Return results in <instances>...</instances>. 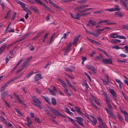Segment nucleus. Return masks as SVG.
I'll return each instance as SVG.
<instances>
[{
    "instance_id": "obj_1",
    "label": "nucleus",
    "mask_w": 128,
    "mask_h": 128,
    "mask_svg": "<svg viewBox=\"0 0 128 128\" xmlns=\"http://www.w3.org/2000/svg\"><path fill=\"white\" fill-rule=\"evenodd\" d=\"M32 98L34 100H32L33 102V104L40 109H42L43 108L40 105L42 103L35 96H32Z\"/></svg>"
},
{
    "instance_id": "obj_2",
    "label": "nucleus",
    "mask_w": 128,
    "mask_h": 128,
    "mask_svg": "<svg viewBox=\"0 0 128 128\" xmlns=\"http://www.w3.org/2000/svg\"><path fill=\"white\" fill-rule=\"evenodd\" d=\"M75 118L77 119V120H75V121L77 122L82 127H85V126L82 123L83 119L82 118L80 117L77 116L75 117Z\"/></svg>"
},
{
    "instance_id": "obj_3",
    "label": "nucleus",
    "mask_w": 128,
    "mask_h": 128,
    "mask_svg": "<svg viewBox=\"0 0 128 128\" xmlns=\"http://www.w3.org/2000/svg\"><path fill=\"white\" fill-rule=\"evenodd\" d=\"M50 110L54 114L55 116H61L64 118H65L66 117V116L60 113V112H58V111L56 110H55L52 107H50Z\"/></svg>"
},
{
    "instance_id": "obj_4",
    "label": "nucleus",
    "mask_w": 128,
    "mask_h": 128,
    "mask_svg": "<svg viewBox=\"0 0 128 128\" xmlns=\"http://www.w3.org/2000/svg\"><path fill=\"white\" fill-rule=\"evenodd\" d=\"M120 8H119V6L118 5H115L114 8L109 9H107L105 10L106 11H108L110 12H112L116 11H119L120 10Z\"/></svg>"
},
{
    "instance_id": "obj_5",
    "label": "nucleus",
    "mask_w": 128,
    "mask_h": 128,
    "mask_svg": "<svg viewBox=\"0 0 128 128\" xmlns=\"http://www.w3.org/2000/svg\"><path fill=\"white\" fill-rule=\"evenodd\" d=\"M57 80L60 82L62 84V86L64 88V90L66 92H68V89L66 83L62 80L59 78H57Z\"/></svg>"
},
{
    "instance_id": "obj_6",
    "label": "nucleus",
    "mask_w": 128,
    "mask_h": 128,
    "mask_svg": "<svg viewBox=\"0 0 128 128\" xmlns=\"http://www.w3.org/2000/svg\"><path fill=\"white\" fill-rule=\"evenodd\" d=\"M57 80L60 82L62 84V86L64 88V90L66 92H68V89L66 83L62 80L59 78H57Z\"/></svg>"
},
{
    "instance_id": "obj_7",
    "label": "nucleus",
    "mask_w": 128,
    "mask_h": 128,
    "mask_svg": "<svg viewBox=\"0 0 128 128\" xmlns=\"http://www.w3.org/2000/svg\"><path fill=\"white\" fill-rule=\"evenodd\" d=\"M86 67L92 71L94 74L96 73V70L94 67L92 65L87 64L86 65Z\"/></svg>"
},
{
    "instance_id": "obj_8",
    "label": "nucleus",
    "mask_w": 128,
    "mask_h": 128,
    "mask_svg": "<svg viewBox=\"0 0 128 128\" xmlns=\"http://www.w3.org/2000/svg\"><path fill=\"white\" fill-rule=\"evenodd\" d=\"M49 3L52 6L55 8H56L57 9L60 11H62L63 9L60 7L57 6L56 4L54 3L52 1L50 0H49Z\"/></svg>"
},
{
    "instance_id": "obj_9",
    "label": "nucleus",
    "mask_w": 128,
    "mask_h": 128,
    "mask_svg": "<svg viewBox=\"0 0 128 128\" xmlns=\"http://www.w3.org/2000/svg\"><path fill=\"white\" fill-rule=\"evenodd\" d=\"M109 90L110 93L112 95L113 98L115 100H118L116 98V94L114 90L113 89H109Z\"/></svg>"
},
{
    "instance_id": "obj_10",
    "label": "nucleus",
    "mask_w": 128,
    "mask_h": 128,
    "mask_svg": "<svg viewBox=\"0 0 128 128\" xmlns=\"http://www.w3.org/2000/svg\"><path fill=\"white\" fill-rule=\"evenodd\" d=\"M102 62L103 63L106 64H112V61L110 58L102 59Z\"/></svg>"
},
{
    "instance_id": "obj_11",
    "label": "nucleus",
    "mask_w": 128,
    "mask_h": 128,
    "mask_svg": "<svg viewBox=\"0 0 128 128\" xmlns=\"http://www.w3.org/2000/svg\"><path fill=\"white\" fill-rule=\"evenodd\" d=\"M36 3L39 4L41 5H43L44 7L47 10L48 8V6H46V4L44 3L43 2H41L40 0H34Z\"/></svg>"
},
{
    "instance_id": "obj_12",
    "label": "nucleus",
    "mask_w": 128,
    "mask_h": 128,
    "mask_svg": "<svg viewBox=\"0 0 128 128\" xmlns=\"http://www.w3.org/2000/svg\"><path fill=\"white\" fill-rule=\"evenodd\" d=\"M6 46V44H4L0 48V55L4 52Z\"/></svg>"
},
{
    "instance_id": "obj_13",
    "label": "nucleus",
    "mask_w": 128,
    "mask_h": 128,
    "mask_svg": "<svg viewBox=\"0 0 128 128\" xmlns=\"http://www.w3.org/2000/svg\"><path fill=\"white\" fill-rule=\"evenodd\" d=\"M41 75L40 74H36L34 79L35 81H37L41 79Z\"/></svg>"
},
{
    "instance_id": "obj_14",
    "label": "nucleus",
    "mask_w": 128,
    "mask_h": 128,
    "mask_svg": "<svg viewBox=\"0 0 128 128\" xmlns=\"http://www.w3.org/2000/svg\"><path fill=\"white\" fill-rule=\"evenodd\" d=\"M26 120L28 124H26L28 127H30L32 123V122L31 120L28 117H27Z\"/></svg>"
},
{
    "instance_id": "obj_15",
    "label": "nucleus",
    "mask_w": 128,
    "mask_h": 128,
    "mask_svg": "<svg viewBox=\"0 0 128 128\" xmlns=\"http://www.w3.org/2000/svg\"><path fill=\"white\" fill-rule=\"evenodd\" d=\"M43 98L44 100L49 104H51V102L50 101V98L47 97H45L44 96H41Z\"/></svg>"
},
{
    "instance_id": "obj_16",
    "label": "nucleus",
    "mask_w": 128,
    "mask_h": 128,
    "mask_svg": "<svg viewBox=\"0 0 128 128\" xmlns=\"http://www.w3.org/2000/svg\"><path fill=\"white\" fill-rule=\"evenodd\" d=\"M80 35L78 36H76L75 38L73 40V44L74 45L76 44L77 43V41L80 37Z\"/></svg>"
},
{
    "instance_id": "obj_17",
    "label": "nucleus",
    "mask_w": 128,
    "mask_h": 128,
    "mask_svg": "<svg viewBox=\"0 0 128 128\" xmlns=\"http://www.w3.org/2000/svg\"><path fill=\"white\" fill-rule=\"evenodd\" d=\"M30 8L34 12L36 13L38 12V10L35 7L32 6H30Z\"/></svg>"
},
{
    "instance_id": "obj_18",
    "label": "nucleus",
    "mask_w": 128,
    "mask_h": 128,
    "mask_svg": "<svg viewBox=\"0 0 128 128\" xmlns=\"http://www.w3.org/2000/svg\"><path fill=\"white\" fill-rule=\"evenodd\" d=\"M120 2L122 3L123 5L125 7L126 9L128 11V8L126 5V3L123 0H120Z\"/></svg>"
},
{
    "instance_id": "obj_19",
    "label": "nucleus",
    "mask_w": 128,
    "mask_h": 128,
    "mask_svg": "<svg viewBox=\"0 0 128 128\" xmlns=\"http://www.w3.org/2000/svg\"><path fill=\"white\" fill-rule=\"evenodd\" d=\"M52 103L54 106H56L57 104L56 99L54 98H52L51 99Z\"/></svg>"
},
{
    "instance_id": "obj_20",
    "label": "nucleus",
    "mask_w": 128,
    "mask_h": 128,
    "mask_svg": "<svg viewBox=\"0 0 128 128\" xmlns=\"http://www.w3.org/2000/svg\"><path fill=\"white\" fill-rule=\"evenodd\" d=\"M89 40L93 44H96L97 45H101V44L99 42L90 38H89Z\"/></svg>"
},
{
    "instance_id": "obj_21",
    "label": "nucleus",
    "mask_w": 128,
    "mask_h": 128,
    "mask_svg": "<svg viewBox=\"0 0 128 128\" xmlns=\"http://www.w3.org/2000/svg\"><path fill=\"white\" fill-rule=\"evenodd\" d=\"M17 2L20 4L21 7L23 8H25L26 6V4L24 2H21L20 1H18Z\"/></svg>"
},
{
    "instance_id": "obj_22",
    "label": "nucleus",
    "mask_w": 128,
    "mask_h": 128,
    "mask_svg": "<svg viewBox=\"0 0 128 128\" xmlns=\"http://www.w3.org/2000/svg\"><path fill=\"white\" fill-rule=\"evenodd\" d=\"M64 109L66 112L69 114L70 115H72L73 114V113L72 112H70L69 109L67 107H65L64 108Z\"/></svg>"
},
{
    "instance_id": "obj_23",
    "label": "nucleus",
    "mask_w": 128,
    "mask_h": 128,
    "mask_svg": "<svg viewBox=\"0 0 128 128\" xmlns=\"http://www.w3.org/2000/svg\"><path fill=\"white\" fill-rule=\"evenodd\" d=\"M0 119L2 122H3L4 123L6 124H7V122L6 120L3 117V116H0Z\"/></svg>"
},
{
    "instance_id": "obj_24",
    "label": "nucleus",
    "mask_w": 128,
    "mask_h": 128,
    "mask_svg": "<svg viewBox=\"0 0 128 128\" xmlns=\"http://www.w3.org/2000/svg\"><path fill=\"white\" fill-rule=\"evenodd\" d=\"M49 33H46L43 36V38L42 40V42H45L46 40L47 36H48Z\"/></svg>"
},
{
    "instance_id": "obj_25",
    "label": "nucleus",
    "mask_w": 128,
    "mask_h": 128,
    "mask_svg": "<svg viewBox=\"0 0 128 128\" xmlns=\"http://www.w3.org/2000/svg\"><path fill=\"white\" fill-rule=\"evenodd\" d=\"M115 14L117 15L118 17H121L123 16V15L120 12H115Z\"/></svg>"
},
{
    "instance_id": "obj_26",
    "label": "nucleus",
    "mask_w": 128,
    "mask_h": 128,
    "mask_svg": "<svg viewBox=\"0 0 128 128\" xmlns=\"http://www.w3.org/2000/svg\"><path fill=\"white\" fill-rule=\"evenodd\" d=\"M93 98L94 101L95 103H96L98 106H100V104L98 100L96 98L94 97H93Z\"/></svg>"
},
{
    "instance_id": "obj_27",
    "label": "nucleus",
    "mask_w": 128,
    "mask_h": 128,
    "mask_svg": "<svg viewBox=\"0 0 128 128\" xmlns=\"http://www.w3.org/2000/svg\"><path fill=\"white\" fill-rule=\"evenodd\" d=\"M110 36L111 37L114 38H116L118 37V36L116 34H110Z\"/></svg>"
},
{
    "instance_id": "obj_28",
    "label": "nucleus",
    "mask_w": 128,
    "mask_h": 128,
    "mask_svg": "<svg viewBox=\"0 0 128 128\" xmlns=\"http://www.w3.org/2000/svg\"><path fill=\"white\" fill-rule=\"evenodd\" d=\"M103 56L101 54H99V55L97 56L95 58L94 60H98L99 59L102 58Z\"/></svg>"
},
{
    "instance_id": "obj_29",
    "label": "nucleus",
    "mask_w": 128,
    "mask_h": 128,
    "mask_svg": "<svg viewBox=\"0 0 128 128\" xmlns=\"http://www.w3.org/2000/svg\"><path fill=\"white\" fill-rule=\"evenodd\" d=\"M48 90L52 95L56 96V94L53 90L49 88H48Z\"/></svg>"
},
{
    "instance_id": "obj_30",
    "label": "nucleus",
    "mask_w": 128,
    "mask_h": 128,
    "mask_svg": "<svg viewBox=\"0 0 128 128\" xmlns=\"http://www.w3.org/2000/svg\"><path fill=\"white\" fill-rule=\"evenodd\" d=\"M11 10H9L7 12L6 14V16L4 18V19H6L8 18L9 15L10 14L11 12Z\"/></svg>"
},
{
    "instance_id": "obj_31",
    "label": "nucleus",
    "mask_w": 128,
    "mask_h": 128,
    "mask_svg": "<svg viewBox=\"0 0 128 128\" xmlns=\"http://www.w3.org/2000/svg\"><path fill=\"white\" fill-rule=\"evenodd\" d=\"M124 119L127 122H128V113L127 112H126V113L124 114Z\"/></svg>"
},
{
    "instance_id": "obj_32",
    "label": "nucleus",
    "mask_w": 128,
    "mask_h": 128,
    "mask_svg": "<svg viewBox=\"0 0 128 128\" xmlns=\"http://www.w3.org/2000/svg\"><path fill=\"white\" fill-rule=\"evenodd\" d=\"M65 80L68 86L70 87H72V86L70 82L69 81V80L66 78H65Z\"/></svg>"
},
{
    "instance_id": "obj_33",
    "label": "nucleus",
    "mask_w": 128,
    "mask_h": 128,
    "mask_svg": "<svg viewBox=\"0 0 128 128\" xmlns=\"http://www.w3.org/2000/svg\"><path fill=\"white\" fill-rule=\"evenodd\" d=\"M80 14L81 16H86L90 14V12H86V13H83V12H80Z\"/></svg>"
},
{
    "instance_id": "obj_34",
    "label": "nucleus",
    "mask_w": 128,
    "mask_h": 128,
    "mask_svg": "<svg viewBox=\"0 0 128 128\" xmlns=\"http://www.w3.org/2000/svg\"><path fill=\"white\" fill-rule=\"evenodd\" d=\"M81 15L79 13H78L76 14V19L79 20L80 19Z\"/></svg>"
},
{
    "instance_id": "obj_35",
    "label": "nucleus",
    "mask_w": 128,
    "mask_h": 128,
    "mask_svg": "<svg viewBox=\"0 0 128 128\" xmlns=\"http://www.w3.org/2000/svg\"><path fill=\"white\" fill-rule=\"evenodd\" d=\"M117 116L118 118L122 122L124 120V119L123 118H122L121 116L120 115V114H118V113L117 114Z\"/></svg>"
},
{
    "instance_id": "obj_36",
    "label": "nucleus",
    "mask_w": 128,
    "mask_h": 128,
    "mask_svg": "<svg viewBox=\"0 0 128 128\" xmlns=\"http://www.w3.org/2000/svg\"><path fill=\"white\" fill-rule=\"evenodd\" d=\"M44 110L47 114L49 115L50 116L52 117V115L47 109L45 108Z\"/></svg>"
},
{
    "instance_id": "obj_37",
    "label": "nucleus",
    "mask_w": 128,
    "mask_h": 128,
    "mask_svg": "<svg viewBox=\"0 0 128 128\" xmlns=\"http://www.w3.org/2000/svg\"><path fill=\"white\" fill-rule=\"evenodd\" d=\"M86 0H82L77 1V3L78 4H84L86 3Z\"/></svg>"
},
{
    "instance_id": "obj_38",
    "label": "nucleus",
    "mask_w": 128,
    "mask_h": 128,
    "mask_svg": "<svg viewBox=\"0 0 128 128\" xmlns=\"http://www.w3.org/2000/svg\"><path fill=\"white\" fill-rule=\"evenodd\" d=\"M18 102L21 104H22L24 106L26 107V105L24 104L23 100L20 98L18 100Z\"/></svg>"
},
{
    "instance_id": "obj_39",
    "label": "nucleus",
    "mask_w": 128,
    "mask_h": 128,
    "mask_svg": "<svg viewBox=\"0 0 128 128\" xmlns=\"http://www.w3.org/2000/svg\"><path fill=\"white\" fill-rule=\"evenodd\" d=\"M70 33V32H67L66 33H65L63 36L62 37V38H66V36L68 35Z\"/></svg>"
},
{
    "instance_id": "obj_40",
    "label": "nucleus",
    "mask_w": 128,
    "mask_h": 128,
    "mask_svg": "<svg viewBox=\"0 0 128 128\" xmlns=\"http://www.w3.org/2000/svg\"><path fill=\"white\" fill-rule=\"evenodd\" d=\"M28 63V62L27 61H26L24 62L22 64V68H23L24 67L26 66L27 64Z\"/></svg>"
},
{
    "instance_id": "obj_41",
    "label": "nucleus",
    "mask_w": 128,
    "mask_h": 128,
    "mask_svg": "<svg viewBox=\"0 0 128 128\" xmlns=\"http://www.w3.org/2000/svg\"><path fill=\"white\" fill-rule=\"evenodd\" d=\"M113 43H117L118 42H121V40H118V39H113Z\"/></svg>"
},
{
    "instance_id": "obj_42",
    "label": "nucleus",
    "mask_w": 128,
    "mask_h": 128,
    "mask_svg": "<svg viewBox=\"0 0 128 128\" xmlns=\"http://www.w3.org/2000/svg\"><path fill=\"white\" fill-rule=\"evenodd\" d=\"M92 122V124L94 126L96 125V123L97 122V121L96 120H92L91 119V120H90Z\"/></svg>"
},
{
    "instance_id": "obj_43",
    "label": "nucleus",
    "mask_w": 128,
    "mask_h": 128,
    "mask_svg": "<svg viewBox=\"0 0 128 128\" xmlns=\"http://www.w3.org/2000/svg\"><path fill=\"white\" fill-rule=\"evenodd\" d=\"M0 4L1 6L2 10H4L5 9V8L4 3H0Z\"/></svg>"
},
{
    "instance_id": "obj_44",
    "label": "nucleus",
    "mask_w": 128,
    "mask_h": 128,
    "mask_svg": "<svg viewBox=\"0 0 128 128\" xmlns=\"http://www.w3.org/2000/svg\"><path fill=\"white\" fill-rule=\"evenodd\" d=\"M106 98L105 101L106 102V104L110 102V100L108 96H106Z\"/></svg>"
},
{
    "instance_id": "obj_45",
    "label": "nucleus",
    "mask_w": 128,
    "mask_h": 128,
    "mask_svg": "<svg viewBox=\"0 0 128 128\" xmlns=\"http://www.w3.org/2000/svg\"><path fill=\"white\" fill-rule=\"evenodd\" d=\"M45 31V30L44 29L43 30H42V31L41 32L38 33L37 35V36H38V38H39L40 36H41L43 33Z\"/></svg>"
},
{
    "instance_id": "obj_46",
    "label": "nucleus",
    "mask_w": 128,
    "mask_h": 128,
    "mask_svg": "<svg viewBox=\"0 0 128 128\" xmlns=\"http://www.w3.org/2000/svg\"><path fill=\"white\" fill-rule=\"evenodd\" d=\"M122 28L124 29L128 30V24L123 25Z\"/></svg>"
},
{
    "instance_id": "obj_47",
    "label": "nucleus",
    "mask_w": 128,
    "mask_h": 128,
    "mask_svg": "<svg viewBox=\"0 0 128 128\" xmlns=\"http://www.w3.org/2000/svg\"><path fill=\"white\" fill-rule=\"evenodd\" d=\"M16 12H14V14H13L12 18H11V20H14V19L16 17Z\"/></svg>"
},
{
    "instance_id": "obj_48",
    "label": "nucleus",
    "mask_w": 128,
    "mask_h": 128,
    "mask_svg": "<svg viewBox=\"0 0 128 128\" xmlns=\"http://www.w3.org/2000/svg\"><path fill=\"white\" fill-rule=\"evenodd\" d=\"M34 120L35 121L37 122L38 123H40L41 122L40 121L39 119V118H34Z\"/></svg>"
},
{
    "instance_id": "obj_49",
    "label": "nucleus",
    "mask_w": 128,
    "mask_h": 128,
    "mask_svg": "<svg viewBox=\"0 0 128 128\" xmlns=\"http://www.w3.org/2000/svg\"><path fill=\"white\" fill-rule=\"evenodd\" d=\"M113 48L115 49L116 50H118L121 48L118 46H113L112 47Z\"/></svg>"
},
{
    "instance_id": "obj_50",
    "label": "nucleus",
    "mask_w": 128,
    "mask_h": 128,
    "mask_svg": "<svg viewBox=\"0 0 128 128\" xmlns=\"http://www.w3.org/2000/svg\"><path fill=\"white\" fill-rule=\"evenodd\" d=\"M24 73L22 72L20 74H19V75L18 76H17L16 77H15L14 78V79L15 80H16L18 78H20L23 74Z\"/></svg>"
},
{
    "instance_id": "obj_51",
    "label": "nucleus",
    "mask_w": 128,
    "mask_h": 128,
    "mask_svg": "<svg viewBox=\"0 0 128 128\" xmlns=\"http://www.w3.org/2000/svg\"><path fill=\"white\" fill-rule=\"evenodd\" d=\"M102 126L103 128H107V126H106L105 124L103 122H102L100 123Z\"/></svg>"
},
{
    "instance_id": "obj_52",
    "label": "nucleus",
    "mask_w": 128,
    "mask_h": 128,
    "mask_svg": "<svg viewBox=\"0 0 128 128\" xmlns=\"http://www.w3.org/2000/svg\"><path fill=\"white\" fill-rule=\"evenodd\" d=\"M105 109L106 110L107 112L110 115L112 113V111L109 110L107 108H105Z\"/></svg>"
},
{
    "instance_id": "obj_53",
    "label": "nucleus",
    "mask_w": 128,
    "mask_h": 128,
    "mask_svg": "<svg viewBox=\"0 0 128 128\" xmlns=\"http://www.w3.org/2000/svg\"><path fill=\"white\" fill-rule=\"evenodd\" d=\"M105 109L106 110L107 112L110 115L112 113V111L109 110L107 108H105Z\"/></svg>"
},
{
    "instance_id": "obj_54",
    "label": "nucleus",
    "mask_w": 128,
    "mask_h": 128,
    "mask_svg": "<svg viewBox=\"0 0 128 128\" xmlns=\"http://www.w3.org/2000/svg\"><path fill=\"white\" fill-rule=\"evenodd\" d=\"M107 22V20H101L98 22V24H100L103 23H106Z\"/></svg>"
},
{
    "instance_id": "obj_55",
    "label": "nucleus",
    "mask_w": 128,
    "mask_h": 128,
    "mask_svg": "<svg viewBox=\"0 0 128 128\" xmlns=\"http://www.w3.org/2000/svg\"><path fill=\"white\" fill-rule=\"evenodd\" d=\"M33 72H31L29 73L26 76L27 78H29L30 76L32 75L33 74Z\"/></svg>"
},
{
    "instance_id": "obj_56",
    "label": "nucleus",
    "mask_w": 128,
    "mask_h": 128,
    "mask_svg": "<svg viewBox=\"0 0 128 128\" xmlns=\"http://www.w3.org/2000/svg\"><path fill=\"white\" fill-rule=\"evenodd\" d=\"M14 96L17 98V100H18L20 98L18 95L16 93H14Z\"/></svg>"
},
{
    "instance_id": "obj_57",
    "label": "nucleus",
    "mask_w": 128,
    "mask_h": 128,
    "mask_svg": "<svg viewBox=\"0 0 128 128\" xmlns=\"http://www.w3.org/2000/svg\"><path fill=\"white\" fill-rule=\"evenodd\" d=\"M92 106L96 110L99 109L98 108L94 103L92 105Z\"/></svg>"
},
{
    "instance_id": "obj_58",
    "label": "nucleus",
    "mask_w": 128,
    "mask_h": 128,
    "mask_svg": "<svg viewBox=\"0 0 128 128\" xmlns=\"http://www.w3.org/2000/svg\"><path fill=\"white\" fill-rule=\"evenodd\" d=\"M72 123V124L74 126H75L77 128H78L79 127V126L78 125L76 124V122L74 121Z\"/></svg>"
},
{
    "instance_id": "obj_59",
    "label": "nucleus",
    "mask_w": 128,
    "mask_h": 128,
    "mask_svg": "<svg viewBox=\"0 0 128 128\" xmlns=\"http://www.w3.org/2000/svg\"><path fill=\"white\" fill-rule=\"evenodd\" d=\"M92 20H90L88 22V24H87L86 26H88L90 25L91 23H92Z\"/></svg>"
},
{
    "instance_id": "obj_60",
    "label": "nucleus",
    "mask_w": 128,
    "mask_h": 128,
    "mask_svg": "<svg viewBox=\"0 0 128 128\" xmlns=\"http://www.w3.org/2000/svg\"><path fill=\"white\" fill-rule=\"evenodd\" d=\"M76 110L77 112H78L80 110V108L78 107H74Z\"/></svg>"
},
{
    "instance_id": "obj_61",
    "label": "nucleus",
    "mask_w": 128,
    "mask_h": 128,
    "mask_svg": "<svg viewBox=\"0 0 128 128\" xmlns=\"http://www.w3.org/2000/svg\"><path fill=\"white\" fill-rule=\"evenodd\" d=\"M32 56H30V57H28V58L26 59V61H28V62L30 60H32Z\"/></svg>"
},
{
    "instance_id": "obj_62",
    "label": "nucleus",
    "mask_w": 128,
    "mask_h": 128,
    "mask_svg": "<svg viewBox=\"0 0 128 128\" xmlns=\"http://www.w3.org/2000/svg\"><path fill=\"white\" fill-rule=\"evenodd\" d=\"M118 38L122 39H126V38L124 36H118Z\"/></svg>"
},
{
    "instance_id": "obj_63",
    "label": "nucleus",
    "mask_w": 128,
    "mask_h": 128,
    "mask_svg": "<svg viewBox=\"0 0 128 128\" xmlns=\"http://www.w3.org/2000/svg\"><path fill=\"white\" fill-rule=\"evenodd\" d=\"M24 10L26 12H28L29 11V10L26 7H25L24 8Z\"/></svg>"
},
{
    "instance_id": "obj_64",
    "label": "nucleus",
    "mask_w": 128,
    "mask_h": 128,
    "mask_svg": "<svg viewBox=\"0 0 128 128\" xmlns=\"http://www.w3.org/2000/svg\"><path fill=\"white\" fill-rule=\"evenodd\" d=\"M104 84L105 85H108V82L107 81H106L104 80H102Z\"/></svg>"
}]
</instances>
